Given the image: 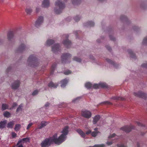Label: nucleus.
I'll use <instances>...</instances> for the list:
<instances>
[{"label": "nucleus", "mask_w": 147, "mask_h": 147, "mask_svg": "<svg viewBox=\"0 0 147 147\" xmlns=\"http://www.w3.org/2000/svg\"><path fill=\"white\" fill-rule=\"evenodd\" d=\"M20 84V83L19 80L15 81L11 84V88L13 89H16L19 87Z\"/></svg>", "instance_id": "423d86ee"}, {"label": "nucleus", "mask_w": 147, "mask_h": 147, "mask_svg": "<svg viewBox=\"0 0 147 147\" xmlns=\"http://www.w3.org/2000/svg\"><path fill=\"white\" fill-rule=\"evenodd\" d=\"M63 44L66 47H68L70 45L71 43L70 41L68 40H65L63 42Z\"/></svg>", "instance_id": "dca6fc26"}, {"label": "nucleus", "mask_w": 147, "mask_h": 147, "mask_svg": "<svg viewBox=\"0 0 147 147\" xmlns=\"http://www.w3.org/2000/svg\"><path fill=\"white\" fill-rule=\"evenodd\" d=\"M88 24L90 26H92L94 25V23L93 22L90 21L88 23Z\"/></svg>", "instance_id": "473e14b6"}, {"label": "nucleus", "mask_w": 147, "mask_h": 147, "mask_svg": "<svg viewBox=\"0 0 147 147\" xmlns=\"http://www.w3.org/2000/svg\"><path fill=\"white\" fill-rule=\"evenodd\" d=\"M55 6L54 11L56 13L58 14L61 13L65 7V5L60 1L58 0L55 2Z\"/></svg>", "instance_id": "f03ea898"}, {"label": "nucleus", "mask_w": 147, "mask_h": 147, "mask_svg": "<svg viewBox=\"0 0 147 147\" xmlns=\"http://www.w3.org/2000/svg\"><path fill=\"white\" fill-rule=\"evenodd\" d=\"M40 10V9L39 8L37 7L36 8V12H38Z\"/></svg>", "instance_id": "603ef678"}, {"label": "nucleus", "mask_w": 147, "mask_h": 147, "mask_svg": "<svg viewBox=\"0 0 147 147\" xmlns=\"http://www.w3.org/2000/svg\"><path fill=\"white\" fill-rule=\"evenodd\" d=\"M134 95L137 97H142L143 95H144V93L139 91L138 92H135L133 93Z\"/></svg>", "instance_id": "9d476101"}, {"label": "nucleus", "mask_w": 147, "mask_h": 147, "mask_svg": "<svg viewBox=\"0 0 147 147\" xmlns=\"http://www.w3.org/2000/svg\"><path fill=\"white\" fill-rule=\"evenodd\" d=\"M47 124V122L44 121H42L41 122L40 125L38 126V128L40 129H41L46 126Z\"/></svg>", "instance_id": "a211bd4d"}, {"label": "nucleus", "mask_w": 147, "mask_h": 147, "mask_svg": "<svg viewBox=\"0 0 147 147\" xmlns=\"http://www.w3.org/2000/svg\"><path fill=\"white\" fill-rule=\"evenodd\" d=\"M29 138H26L22 139L18 141L17 144V147H23L21 143L27 142L29 141Z\"/></svg>", "instance_id": "20e7f679"}, {"label": "nucleus", "mask_w": 147, "mask_h": 147, "mask_svg": "<svg viewBox=\"0 0 147 147\" xmlns=\"http://www.w3.org/2000/svg\"><path fill=\"white\" fill-rule=\"evenodd\" d=\"M71 1L74 5L77 4L80 2V0H71Z\"/></svg>", "instance_id": "bb28decb"}, {"label": "nucleus", "mask_w": 147, "mask_h": 147, "mask_svg": "<svg viewBox=\"0 0 147 147\" xmlns=\"http://www.w3.org/2000/svg\"><path fill=\"white\" fill-rule=\"evenodd\" d=\"M74 60L76 61L77 62H80L81 61V59L80 58H78L76 57H75L73 59Z\"/></svg>", "instance_id": "72a5a7b5"}, {"label": "nucleus", "mask_w": 147, "mask_h": 147, "mask_svg": "<svg viewBox=\"0 0 147 147\" xmlns=\"http://www.w3.org/2000/svg\"><path fill=\"white\" fill-rule=\"evenodd\" d=\"M71 57V55L68 53L65 54L61 56V58L62 61L66 60Z\"/></svg>", "instance_id": "1a4fd4ad"}, {"label": "nucleus", "mask_w": 147, "mask_h": 147, "mask_svg": "<svg viewBox=\"0 0 147 147\" xmlns=\"http://www.w3.org/2000/svg\"><path fill=\"white\" fill-rule=\"evenodd\" d=\"M143 43H147V37L144 38L143 40Z\"/></svg>", "instance_id": "49530a36"}, {"label": "nucleus", "mask_w": 147, "mask_h": 147, "mask_svg": "<svg viewBox=\"0 0 147 147\" xmlns=\"http://www.w3.org/2000/svg\"><path fill=\"white\" fill-rule=\"evenodd\" d=\"M98 133V131H93L91 135L93 137H95L96 136Z\"/></svg>", "instance_id": "7c9ffc66"}, {"label": "nucleus", "mask_w": 147, "mask_h": 147, "mask_svg": "<svg viewBox=\"0 0 147 147\" xmlns=\"http://www.w3.org/2000/svg\"><path fill=\"white\" fill-rule=\"evenodd\" d=\"M114 147H126L122 144H117L116 146H115Z\"/></svg>", "instance_id": "4c0bfd02"}, {"label": "nucleus", "mask_w": 147, "mask_h": 147, "mask_svg": "<svg viewBox=\"0 0 147 147\" xmlns=\"http://www.w3.org/2000/svg\"><path fill=\"white\" fill-rule=\"evenodd\" d=\"M21 127V125L20 124H16L15 127L14 129L16 131H18Z\"/></svg>", "instance_id": "b1692460"}, {"label": "nucleus", "mask_w": 147, "mask_h": 147, "mask_svg": "<svg viewBox=\"0 0 147 147\" xmlns=\"http://www.w3.org/2000/svg\"><path fill=\"white\" fill-rule=\"evenodd\" d=\"M100 118V117L99 115H97L95 116L93 118V123L94 124H96L99 121Z\"/></svg>", "instance_id": "f8f14e48"}, {"label": "nucleus", "mask_w": 147, "mask_h": 147, "mask_svg": "<svg viewBox=\"0 0 147 147\" xmlns=\"http://www.w3.org/2000/svg\"><path fill=\"white\" fill-rule=\"evenodd\" d=\"M1 138H0V140H1Z\"/></svg>", "instance_id": "13d9d810"}, {"label": "nucleus", "mask_w": 147, "mask_h": 147, "mask_svg": "<svg viewBox=\"0 0 147 147\" xmlns=\"http://www.w3.org/2000/svg\"><path fill=\"white\" fill-rule=\"evenodd\" d=\"M97 129L96 128H95V130H96V129Z\"/></svg>", "instance_id": "4d7b16f0"}, {"label": "nucleus", "mask_w": 147, "mask_h": 147, "mask_svg": "<svg viewBox=\"0 0 147 147\" xmlns=\"http://www.w3.org/2000/svg\"><path fill=\"white\" fill-rule=\"evenodd\" d=\"M25 11L27 14H29L32 12V10L31 7H27Z\"/></svg>", "instance_id": "393cba45"}, {"label": "nucleus", "mask_w": 147, "mask_h": 147, "mask_svg": "<svg viewBox=\"0 0 147 147\" xmlns=\"http://www.w3.org/2000/svg\"><path fill=\"white\" fill-rule=\"evenodd\" d=\"M116 136L115 134H113L110 135L108 137L109 139L112 138Z\"/></svg>", "instance_id": "c9c22d12"}, {"label": "nucleus", "mask_w": 147, "mask_h": 147, "mask_svg": "<svg viewBox=\"0 0 147 147\" xmlns=\"http://www.w3.org/2000/svg\"><path fill=\"white\" fill-rule=\"evenodd\" d=\"M68 127L66 126L63 129L61 134L57 138V134H55L52 137L46 138L41 143L42 147H48L51 144L54 142L55 144L59 145L63 142L66 139V135L68 134Z\"/></svg>", "instance_id": "f257e3e1"}, {"label": "nucleus", "mask_w": 147, "mask_h": 147, "mask_svg": "<svg viewBox=\"0 0 147 147\" xmlns=\"http://www.w3.org/2000/svg\"><path fill=\"white\" fill-rule=\"evenodd\" d=\"M68 80L66 79H65L61 82V86L62 88H64L67 84Z\"/></svg>", "instance_id": "ddd939ff"}, {"label": "nucleus", "mask_w": 147, "mask_h": 147, "mask_svg": "<svg viewBox=\"0 0 147 147\" xmlns=\"http://www.w3.org/2000/svg\"><path fill=\"white\" fill-rule=\"evenodd\" d=\"M17 105V104L16 103H14L13 104V107H15Z\"/></svg>", "instance_id": "864d4df0"}, {"label": "nucleus", "mask_w": 147, "mask_h": 147, "mask_svg": "<svg viewBox=\"0 0 147 147\" xmlns=\"http://www.w3.org/2000/svg\"><path fill=\"white\" fill-rule=\"evenodd\" d=\"M11 135L13 138H14L16 136L17 134L14 132L11 133Z\"/></svg>", "instance_id": "37998d69"}, {"label": "nucleus", "mask_w": 147, "mask_h": 147, "mask_svg": "<svg viewBox=\"0 0 147 147\" xmlns=\"http://www.w3.org/2000/svg\"><path fill=\"white\" fill-rule=\"evenodd\" d=\"M14 124V123L13 121H10L8 123L7 127L8 128H12Z\"/></svg>", "instance_id": "412c9836"}, {"label": "nucleus", "mask_w": 147, "mask_h": 147, "mask_svg": "<svg viewBox=\"0 0 147 147\" xmlns=\"http://www.w3.org/2000/svg\"><path fill=\"white\" fill-rule=\"evenodd\" d=\"M137 124L139 126H142V124L140 122H136Z\"/></svg>", "instance_id": "de8ad7c7"}, {"label": "nucleus", "mask_w": 147, "mask_h": 147, "mask_svg": "<svg viewBox=\"0 0 147 147\" xmlns=\"http://www.w3.org/2000/svg\"><path fill=\"white\" fill-rule=\"evenodd\" d=\"M71 71L69 70H67L65 71L64 72V74L67 75H69L71 73Z\"/></svg>", "instance_id": "ea45409f"}, {"label": "nucleus", "mask_w": 147, "mask_h": 147, "mask_svg": "<svg viewBox=\"0 0 147 147\" xmlns=\"http://www.w3.org/2000/svg\"><path fill=\"white\" fill-rule=\"evenodd\" d=\"M8 108V105L6 104H3L1 107V110L2 111Z\"/></svg>", "instance_id": "5701e85b"}, {"label": "nucleus", "mask_w": 147, "mask_h": 147, "mask_svg": "<svg viewBox=\"0 0 147 147\" xmlns=\"http://www.w3.org/2000/svg\"><path fill=\"white\" fill-rule=\"evenodd\" d=\"M80 98H81V97H78L77 98H76L73 100L72 101L74 102H76L78 100H79Z\"/></svg>", "instance_id": "79ce46f5"}, {"label": "nucleus", "mask_w": 147, "mask_h": 147, "mask_svg": "<svg viewBox=\"0 0 147 147\" xmlns=\"http://www.w3.org/2000/svg\"><path fill=\"white\" fill-rule=\"evenodd\" d=\"M81 115L86 118H90L92 116L91 112L88 110H84L82 111Z\"/></svg>", "instance_id": "7ed1b4c3"}, {"label": "nucleus", "mask_w": 147, "mask_h": 147, "mask_svg": "<svg viewBox=\"0 0 147 147\" xmlns=\"http://www.w3.org/2000/svg\"><path fill=\"white\" fill-rule=\"evenodd\" d=\"M80 19V18L79 16H76L74 18V19L76 22H78Z\"/></svg>", "instance_id": "e433bc0d"}, {"label": "nucleus", "mask_w": 147, "mask_h": 147, "mask_svg": "<svg viewBox=\"0 0 147 147\" xmlns=\"http://www.w3.org/2000/svg\"><path fill=\"white\" fill-rule=\"evenodd\" d=\"M13 37V34L12 32H9L7 34V38L9 40L11 39Z\"/></svg>", "instance_id": "aec40b11"}, {"label": "nucleus", "mask_w": 147, "mask_h": 147, "mask_svg": "<svg viewBox=\"0 0 147 147\" xmlns=\"http://www.w3.org/2000/svg\"><path fill=\"white\" fill-rule=\"evenodd\" d=\"M100 88H104L107 86V84L104 82H101L99 83Z\"/></svg>", "instance_id": "c85d7f7f"}, {"label": "nucleus", "mask_w": 147, "mask_h": 147, "mask_svg": "<svg viewBox=\"0 0 147 147\" xmlns=\"http://www.w3.org/2000/svg\"><path fill=\"white\" fill-rule=\"evenodd\" d=\"M91 132V131L89 130L88 131H87L86 132V134H90Z\"/></svg>", "instance_id": "8fccbe9b"}, {"label": "nucleus", "mask_w": 147, "mask_h": 147, "mask_svg": "<svg viewBox=\"0 0 147 147\" xmlns=\"http://www.w3.org/2000/svg\"><path fill=\"white\" fill-rule=\"evenodd\" d=\"M107 61L109 63H111V60L110 59H107Z\"/></svg>", "instance_id": "5fc2aeb1"}, {"label": "nucleus", "mask_w": 147, "mask_h": 147, "mask_svg": "<svg viewBox=\"0 0 147 147\" xmlns=\"http://www.w3.org/2000/svg\"><path fill=\"white\" fill-rule=\"evenodd\" d=\"M58 84L54 83L52 82H50L48 84L49 87L51 88H56L58 86Z\"/></svg>", "instance_id": "f3484780"}, {"label": "nucleus", "mask_w": 147, "mask_h": 147, "mask_svg": "<svg viewBox=\"0 0 147 147\" xmlns=\"http://www.w3.org/2000/svg\"><path fill=\"white\" fill-rule=\"evenodd\" d=\"M34 59V58L32 56H30L28 58V61H30L33 60V59Z\"/></svg>", "instance_id": "a18cd8bd"}, {"label": "nucleus", "mask_w": 147, "mask_h": 147, "mask_svg": "<svg viewBox=\"0 0 147 147\" xmlns=\"http://www.w3.org/2000/svg\"><path fill=\"white\" fill-rule=\"evenodd\" d=\"M7 122L6 120H4L0 122V128H4L6 125Z\"/></svg>", "instance_id": "2eb2a0df"}, {"label": "nucleus", "mask_w": 147, "mask_h": 147, "mask_svg": "<svg viewBox=\"0 0 147 147\" xmlns=\"http://www.w3.org/2000/svg\"><path fill=\"white\" fill-rule=\"evenodd\" d=\"M33 125L32 123H30L28 125L26 129H29L31 127V126Z\"/></svg>", "instance_id": "58836bf2"}, {"label": "nucleus", "mask_w": 147, "mask_h": 147, "mask_svg": "<svg viewBox=\"0 0 147 147\" xmlns=\"http://www.w3.org/2000/svg\"><path fill=\"white\" fill-rule=\"evenodd\" d=\"M142 67L144 68H147V63H145L142 65Z\"/></svg>", "instance_id": "c03bdc74"}, {"label": "nucleus", "mask_w": 147, "mask_h": 147, "mask_svg": "<svg viewBox=\"0 0 147 147\" xmlns=\"http://www.w3.org/2000/svg\"><path fill=\"white\" fill-rule=\"evenodd\" d=\"M104 104H111V103L108 101H105V102H104Z\"/></svg>", "instance_id": "09e8293b"}, {"label": "nucleus", "mask_w": 147, "mask_h": 147, "mask_svg": "<svg viewBox=\"0 0 147 147\" xmlns=\"http://www.w3.org/2000/svg\"><path fill=\"white\" fill-rule=\"evenodd\" d=\"M49 103H47L45 105V106L46 107H48V106H49Z\"/></svg>", "instance_id": "3c124183"}, {"label": "nucleus", "mask_w": 147, "mask_h": 147, "mask_svg": "<svg viewBox=\"0 0 147 147\" xmlns=\"http://www.w3.org/2000/svg\"><path fill=\"white\" fill-rule=\"evenodd\" d=\"M60 46L58 44L54 45L52 47V51L54 52H56L59 50Z\"/></svg>", "instance_id": "6e6552de"}, {"label": "nucleus", "mask_w": 147, "mask_h": 147, "mask_svg": "<svg viewBox=\"0 0 147 147\" xmlns=\"http://www.w3.org/2000/svg\"><path fill=\"white\" fill-rule=\"evenodd\" d=\"M54 42V41L53 40H48L46 42V44L47 45H50L51 44H53Z\"/></svg>", "instance_id": "a878e982"}, {"label": "nucleus", "mask_w": 147, "mask_h": 147, "mask_svg": "<svg viewBox=\"0 0 147 147\" xmlns=\"http://www.w3.org/2000/svg\"><path fill=\"white\" fill-rule=\"evenodd\" d=\"M50 5V3L49 0H43L42 2V6L47 8L49 7Z\"/></svg>", "instance_id": "0eeeda50"}, {"label": "nucleus", "mask_w": 147, "mask_h": 147, "mask_svg": "<svg viewBox=\"0 0 147 147\" xmlns=\"http://www.w3.org/2000/svg\"><path fill=\"white\" fill-rule=\"evenodd\" d=\"M113 141H110L108 140L106 142V144L108 146H110L111 145L113 144Z\"/></svg>", "instance_id": "2f4dec72"}, {"label": "nucleus", "mask_w": 147, "mask_h": 147, "mask_svg": "<svg viewBox=\"0 0 147 147\" xmlns=\"http://www.w3.org/2000/svg\"><path fill=\"white\" fill-rule=\"evenodd\" d=\"M77 132L80 135L81 137L84 138L85 136V134L80 129H78L76 130Z\"/></svg>", "instance_id": "4468645a"}, {"label": "nucleus", "mask_w": 147, "mask_h": 147, "mask_svg": "<svg viewBox=\"0 0 147 147\" xmlns=\"http://www.w3.org/2000/svg\"><path fill=\"white\" fill-rule=\"evenodd\" d=\"M121 129L127 132H128L131 131V127L128 126H125L121 128Z\"/></svg>", "instance_id": "9b49d317"}, {"label": "nucleus", "mask_w": 147, "mask_h": 147, "mask_svg": "<svg viewBox=\"0 0 147 147\" xmlns=\"http://www.w3.org/2000/svg\"><path fill=\"white\" fill-rule=\"evenodd\" d=\"M38 91L37 90H36L34 91L33 92L32 94L34 96L38 94Z\"/></svg>", "instance_id": "a19ab883"}, {"label": "nucleus", "mask_w": 147, "mask_h": 147, "mask_svg": "<svg viewBox=\"0 0 147 147\" xmlns=\"http://www.w3.org/2000/svg\"><path fill=\"white\" fill-rule=\"evenodd\" d=\"M99 88H100L99 83L98 84H94L93 85V84L92 88L97 89Z\"/></svg>", "instance_id": "c756f323"}, {"label": "nucleus", "mask_w": 147, "mask_h": 147, "mask_svg": "<svg viewBox=\"0 0 147 147\" xmlns=\"http://www.w3.org/2000/svg\"><path fill=\"white\" fill-rule=\"evenodd\" d=\"M137 147H139V144H137Z\"/></svg>", "instance_id": "6e6d98bb"}, {"label": "nucleus", "mask_w": 147, "mask_h": 147, "mask_svg": "<svg viewBox=\"0 0 147 147\" xmlns=\"http://www.w3.org/2000/svg\"><path fill=\"white\" fill-rule=\"evenodd\" d=\"M22 106L21 105H20L18 107L17 109L16 112H19L22 110Z\"/></svg>", "instance_id": "f704fd0d"}, {"label": "nucleus", "mask_w": 147, "mask_h": 147, "mask_svg": "<svg viewBox=\"0 0 147 147\" xmlns=\"http://www.w3.org/2000/svg\"><path fill=\"white\" fill-rule=\"evenodd\" d=\"M85 85V87L88 89L92 88L93 87V84L89 82H87L86 83Z\"/></svg>", "instance_id": "6ab92c4d"}, {"label": "nucleus", "mask_w": 147, "mask_h": 147, "mask_svg": "<svg viewBox=\"0 0 147 147\" xmlns=\"http://www.w3.org/2000/svg\"><path fill=\"white\" fill-rule=\"evenodd\" d=\"M4 117H9L10 116L11 114L8 111H6L3 113Z\"/></svg>", "instance_id": "cd10ccee"}, {"label": "nucleus", "mask_w": 147, "mask_h": 147, "mask_svg": "<svg viewBox=\"0 0 147 147\" xmlns=\"http://www.w3.org/2000/svg\"><path fill=\"white\" fill-rule=\"evenodd\" d=\"M112 99H113L115 100H124V98L120 97H118V96H113L112 98Z\"/></svg>", "instance_id": "4be33fe9"}, {"label": "nucleus", "mask_w": 147, "mask_h": 147, "mask_svg": "<svg viewBox=\"0 0 147 147\" xmlns=\"http://www.w3.org/2000/svg\"><path fill=\"white\" fill-rule=\"evenodd\" d=\"M44 21V18L42 16H40L38 18L35 23L36 27H38L41 25Z\"/></svg>", "instance_id": "39448f33"}]
</instances>
